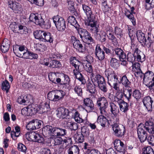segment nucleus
I'll list each match as a JSON object with an SVG mask.
<instances>
[{"label": "nucleus", "mask_w": 154, "mask_h": 154, "mask_svg": "<svg viewBox=\"0 0 154 154\" xmlns=\"http://www.w3.org/2000/svg\"><path fill=\"white\" fill-rule=\"evenodd\" d=\"M45 32V31L42 30H36L34 32L33 34L35 38L43 41V35Z\"/></svg>", "instance_id": "35"}, {"label": "nucleus", "mask_w": 154, "mask_h": 154, "mask_svg": "<svg viewBox=\"0 0 154 154\" xmlns=\"http://www.w3.org/2000/svg\"><path fill=\"white\" fill-rule=\"evenodd\" d=\"M67 127L71 131H75L78 128V124L74 122H68L67 124Z\"/></svg>", "instance_id": "40"}, {"label": "nucleus", "mask_w": 154, "mask_h": 154, "mask_svg": "<svg viewBox=\"0 0 154 154\" xmlns=\"http://www.w3.org/2000/svg\"><path fill=\"white\" fill-rule=\"evenodd\" d=\"M28 112V116H31L35 114L38 112V106L37 104H32L29 105L27 107Z\"/></svg>", "instance_id": "19"}, {"label": "nucleus", "mask_w": 154, "mask_h": 154, "mask_svg": "<svg viewBox=\"0 0 154 154\" xmlns=\"http://www.w3.org/2000/svg\"><path fill=\"white\" fill-rule=\"evenodd\" d=\"M35 137V140L34 142H37L38 143H42L44 141V139L42 135L40 134L37 133L36 136Z\"/></svg>", "instance_id": "53"}, {"label": "nucleus", "mask_w": 154, "mask_h": 154, "mask_svg": "<svg viewBox=\"0 0 154 154\" xmlns=\"http://www.w3.org/2000/svg\"><path fill=\"white\" fill-rule=\"evenodd\" d=\"M57 30L60 31H64L66 27V22L64 18L58 15L54 16L52 18Z\"/></svg>", "instance_id": "7"}, {"label": "nucleus", "mask_w": 154, "mask_h": 154, "mask_svg": "<svg viewBox=\"0 0 154 154\" xmlns=\"http://www.w3.org/2000/svg\"><path fill=\"white\" fill-rule=\"evenodd\" d=\"M87 88L89 92L91 94V95L96 96L97 94V91L96 90L95 85H93L89 82L87 84Z\"/></svg>", "instance_id": "29"}, {"label": "nucleus", "mask_w": 154, "mask_h": 154, "mask_svg": "<svg viewBox=\"0 0 154 154\" xmlns=\"http://www.w3.org/2000/svg\"><path fill=\"white\" fill-rule=\"evenodd\" d=\"M68 20L69 23L74 26L76 29H77L79 28V25L77 23L74 17L73 16H70L68 17Z\"/></svg>", "instance_id": "41"}, {"label": "nucleus", "mask_w": 154, "mask_h": 154, "mask_svg": "<svg viewBox=\"0 0 154 154\" xmlns=\"http://www.w3.org/2000/svg\"><path fill=\"white\" fill-rule=\"evenodd\" d=\"M101 100L97 101V104L100 106L101 115L98 117L97 122L103 128L105 127L107 123L109 122L108 120L104 116H106L107 112L106 109L108 105V102L104 97H101Z\"/></svg>", "instance_id": "1"}, {"label": "nucleus", "mask_w": 154, "mask_h": 154, "mask_svg": "<svg viewBox=\"0 0 154 154\" xmlns=\"http://www.w3.org/2000/svg\"><path fill=\"white\" fill-rule=\"evenodd\" d=\"M53 127L50 125H46L42 129V133L45 135L51 136L52 133Z\"/></svg>", "instance_id": "33"}, {"label": "nucleus", "mask_w": 154, "mask_h": 154, "mask_svg": "<svg viewBox=\"0 0 154 154\" xmlns=\"http://www.w3.org/2000/svg\"><path fill=\"white\" fill-rule=\"evenodd\" d=\"M114 33L118 38H122L123 36V32L122 29L118 26H116L114 29Z\"/></svg>", "instance_id": "47"}, {"label": "nucleus", "mask_w": 154, "mask_h": 154, "mask_svg": "<svg viewBox=\"0 0 154 154\" xmlns=\"http://www.w3.org/2000/svg\"><path fill=\"white\" fill-rule=\"evenodd\" d=\"M121 82L123 85L125 87H130L131 83L126 75H124L122 77Z\"/></svg>", "instance_id": "48"}, {"label": "nucleus", "mask_w": 154, "mask_h": 154, "mask_svg": "<svg viewBox=\"0 0 154 154\" xmlns=\"http://www.w3.org/2000/svg\"><path fill=\"white\" fill-rule=\"evenodd\" d=\"M63 77L61 79V82L59 83L61 84H66V85L68 86V83L70 81L69 78L67 75L63 74Z\"/></svg>", "instance_id": "51"}, {"label": "nucleus", "mask_w": 154, "mask_h": 154, "mask_svg": "<svg viewBox=\"0 0 154 154\" xmlns=\"http://www.w3.org/2000/svg\"><path fill=\"white\" fill-rule=\"evenodd\" d=\"M10 88V86L9 83L6 80L2 82V89L3 91H5L7 93L8 92Z\"/></svg>", "instance_id": "50"}, {"label": "nucleus", "mask_w": 154, "mask_h": 154, "mask_svg": "<svg viewBox=\"0 0 154 154\" xmlns=\"http://www.w3.org/2000/svg\"><path fill=\"white\" fill-rule=\"evenodd\" d=\"M53 143H54V145L63 144V139L61 137H57L53 140Z\"/></svg>", "instance_id": "57"}, {"label": "nucleus", "mask_w": 154, "mask_h": 154, "mask_svg": "<svg viewBox=\"0 0 154 154\" xmlns=\"http://www.w3.org/2000/svg\"><path fill=\"white\" fill-rule=\"evenodd\" d=\"M119 123V119L116 118L113 122L111 126L115 135L117 137L120 138L124 137L126 131L125 126Z\"/></svg>", "instance_id": "2"}, {"label": "nucleus", "mask_w": 154, "mask_h": 154, "mask_svg": "<svg viewBox=\"0 0 154 154\" xmlns=\"http://www.w3.org/2000/svg\"><path fill=\"white\" fill-rule=\"evenodd\" d=\"M143 154H154V151L152 148L149 146L144 147L142 149Z\"/></svg>", "instance_id": "46"}, {"label": "nucleus", "mask_w": 154, "mask_h": 154, "mask_svg": "<svg viewBox=\"0 0 154 154\" xmlns=\"http://www.w3.org/2000/svg\"><path fill=\"white\" fill-rule=\"evenodd\" d=\"M147 131L143 129L142 128L138 127L137 128V133L138 137L141 143H143L148 138Z\"/></svg>", "instance_id": "15"}, {"label": "nucleus", "mask_w": 154, "mask_h": 154, "mask_svg": "<svg viewBox=\"0 0 154 154\" xmlns=\"http://www.w3.org/2000/svg\"><path fill=\"white\" fill-rule=\"evenodd\" d=\"M140 127L146 130L150 134H154V120L152 118L147 119L144 125L140 123L138 126V127Z\"/></svg>", "instance_id": "6"}, {"label": "nucleus", "mask_w": 154, "mask_h": 154, "mask_svg": "<svg viewBox=\"0 0 154 154\" xmlns=\"http://www.w3.org/2000/svg\"><path fill=\"white\" fill-rule=\"evenodd\" d=\"M80 149L76 145H73L70 147L67 150L68 154H79Z\"/></svg>", "instance_id": "28"}, {"label": "nucleus", "mask_w": 154, "mask_h": 154, "mask_svg": "<svg viewBox=\"0 0 154 154\" xmlns=\"http://www.w3.org/2000/svg\"><path fill=\"white\" fill-rule=\"evenodd\" d=\"M84 103L85 110L87 112H95L96 108L92 100L89 98H86L84 100Z\"/></svg>", "instance_id": "11"}, {"label": "nucleus", "mask_w": 154, "mask_h": 154, "mask_svg": "<svg viewBox=\"0 0 154 154\" xmlns=\"http://www.w3.org/2000/svg\"><path fill=\"white\" fill-rule=\"evenodd\" d=\"M37 134V133L34 131H30L27 132L25 135L28 140L34 142Z\"/></svg>", "instance_id": "37"}, {"label": "nucleus", "mask_w": 154, "mask_h": 154, "mask_svg": "<svg viewBox=\"0 0 154 154\" xmlns=\"http://www.w3.org/2000/svg\"><path fill=\"white\" fill-rule=\"evenodd\" d=\"M54 38L53 37L50 32H45L43 35V41L51 43L53 42Z\"/></svg>", "instance_id": "34"}, {"label": "nucleus", "mask_w": 154, "mask_h": 154, "mask_svg": "<svg viewBox=\"0 0 154 154\" xmlns=\"http://www.w3.org/2000/svg\"><path fill=\"white\" fill-rule=\"evenodd\" d=\"M147 141L149 144L152 146H154V136L151 135L148 137Z\"/></svg>", "instance_id": "64"}, {"label": "nucleus", "mask_w": 154, "mask_h": 154, "mask_svg": "<svg viewBox=\"0 0 154 154\" xmlns=\"http://www.w3.org/2000/svg\"><path fill=\"white\" fill-rule=\"evenodd\" d=\"M50 80L53 83L55 84L61 82V79L57 78L56 74L55 73H50L48 76Z\"/></svg>", "instance_id": "30"}, {"label": "nucleus", "mask_w": 154, "mask_h": 154, "mask_svg": "<svg viewBox=\"0 0 154 154\" xmlns=\"http://www.w3.org/2000/svg\"><path fill=\"white\" fill-rule=\"evenodd\" d=\"M145 7L147 10H150L154 7V0H146Z\"/></svg>", "instance_id": "45"}, {"label": "nucleus", "mask_w": 154, "mask_h": 154, "mask_svg": "<svg viewBox=\"0 0 154 154\" xmlns=\"http://www.w3.org/2000/svg\"><path fill=\"white\" fill-rule=\"evenodd\" d=\"M91 78V80L94 85H97L99 88L104 92H106L107 90L106 86V84L104 78L100 75H96L93 78Z\"/></svg>", "instance_id": "4"}, {"label": "nucleus", "mask_w": 154, "mask_h": 154, "mask_svg": "<svg viewBox=\"0 0 154 154\" xmlns=\"http://www.w3.org/2000/svg\"><path fill=\"white\" fill-rule=\"evenodd\" d=\"M74 91L78 96H81L82 95V88L79 86H76L74 88Z\"/></svg>", "instance_id": "63"}, {"label": "nucleus", "mask_w": 154, "mask_h": 154, "mask_svg": "<svg viewBox=\"0 0 154 154\" xmlns=\"http://www.w3.org/2000/svg\"><path fill=\"white\" fill-rule=\"evenodd\" d=\"M70 60V64L75 69L73 70V71L74 75H75L76 78L81 81H83L82 74L80 73L79 70L81 63L74 57H71Z\"/></svg>", "instance_id": "5"}, {"label": "nucleus", "mask_w": 154, "mask_h": 154, "mask_svg": "<svg viewBox=\"0 0 154 154\" xmlns=\"http://www.w3.org/2000/svg\"><path fill=\"white\" fill-rule=\"evenodd\" d=\"M109 103L110 112L115 116H117L119 112V107L113 102H110Z\"/></svg>", "instance_id": "27"}, {"label": "nucleus", "mask_w": 154, "mask_h": 154, "mask_svg": "<svg viewBox=\"0 0 154 154\" xmlns=\"http://www.w3.org/2000/svg\"><path fill=\"white\" fill-rule=\"evenodd\" d=\"M57 113L56 114L58 118L60 119L65 118L69 115V112L67 109L64 107H60L57 110Z\"/></svg>", "instance_id": "16"}, {"label": "nucleus", "mask_w": 154, "mask_h": 154, "mask_svg": "<svg viewBox=\"0 0 154 154\" xmlns=\"http://www.w3.org/2000/svg\"><path fill=\"white\" fill-rule=\"evenodd\" d=\"M82 8L87 16V18L85 20L94 18L93 16L91 9L89 6L84 4L82 5Z\"/></svg>", "instance_id": "22"}, {"label": "nucleus", "mask_w": 154, "mask_h": 154, "mask_svg": "<svg viewBox=\"0 0 154 154\" xmlns=\"http://www.w3.org/2000/svg\"><path fill=\"white\" fill-rule=\"evenodd\" d=\"M19 30L20 31V33L22 34L26 33V32H27V29L26 27L21 25L19 26Z\"/></svg>", "instance_id": "62"}, {"label": "nucleus", "mask_w": 154, "mask_h": 154, "mask_svg": "<svg viewBox=\"0 0 154 154\" xmlns=\"http://www.w3.org/2000/svg\"><path fill=\"white\" fill-rule=\"evenodd\" d=\"M134 54L135 59L136 58L138 61L142 62L144 60V55L138 48H137L135 49Z\"/></svg>", "instance_id": "25"}, {"label": "nucleus", "mask_w": 154, "mask_h": 154, "mask_svg": "<svg viewBox=\"0 0 154 154\" xmlns=\"http://www.w3.org/2000/svg\"><path fill=\"white\" fill-rule=\"evenodd\" d=\"M9 7L11 8L15 13H18V11H20L21 9V6L19 3L11 1H9L8 2Z\"/></svg>", "instance_id": "23"}, {"label": "nucleus", "mask_w": 154, "mask_h": 154, "mask_svg": "<svg viewBox=\"0 0 154 154\" xmlns=\"http://www.w3.org/2000/svg\"><path fill=\"white\" fill-rule=\"evenodd\" d=\"M29 19L30 21L34 22L36 24L40 26L42 23L44 22V20L42 18L41 15L37 14H31Z\"/></svg>", "instance_id": "14"}, {"label": "nucleus", "mask_w": 154, "mask_h": 154, "mask_svg": "<svg viewBox=\"0 0 154 154\" xmlns=\"http://www.w3.org/2000/svg\"><path fill=\"white\" fill-rule=\"evenodd\" d=\"M113 88L115 90V96H123L122 93L121 92L119 88V86L117 82L112 84Z\"/></svg>", "instance_id": "42"}, {"label": "nucleus", "mask_w": 154, "mask_h": 154, "mask_svg": "<svg viewBox=\"0 0 154 154\" xmlns=\"http://www.w3.org/2000/svg\"><path fill=\"white\" fill-rule=\"evenodd\" d=\"M129 88L128 89H125L124 91L122 93L123 96H131L132 94V90L131 89L130 87H129Z\"/></svg>", "instance_id": "60"}, {"label": "nucleus", "mask_w": 154, "mask_h": 154, "mask_svg": "<svg viewBox=\"0 0 154 154\" xmlns=\"http://www.w3.org/2000/svg\"><path fill=\"white\" fill-rule=\"evenodd\" d=\"M143 102L147 110L148 111H151L152 109V103L153 101L151 97H145Z\"/></svg>", "instance_id": "18"}, {"label": "nucleus", "mask_w": 154, "mask_h": 154, "mask_svg": "<svg viewBox=\"0 0 154 154\" xmlns=\"http://www.w3.org/2000/svg\"><path fill=\"white\" fill-rule=\"evenodd\" d=\"M14 52L15 54L16 55L19 57H23L24 59H30L29 54L30 52L29 51H26L22 54H21L18 51H14Z\"/></svg>", "instance_id": "38"}, {"label": "nucleus", "mask_w": 154, "mask_h": 154, "mask_svg": "<svg viewBox=\"0 0 154 154\" xmlns=\"http://www.w3.org/2000/svg\"><path fill=\"white\" fill-rule=\"evenodd\" d=\"M154 42V38L151 36L150 34H148L147 39L146 38L144 40L143 42L141 44L144 47H146L148 48L151 47L152 44Z\"/></svg>", "instance_id": "24"}, {"label": "nucleus", "mask_w": 154, "mask_h": 154, "mask_svg": "<svg viewBox=\"0 0 154 154\" xmlns=\"http://www.w3.org/2000/svg\"><path fill=\"white\" fill-rule=\"evenodd\" d=\"M72 144V141L71 137H65L63 139V145L66 147Z\"/></svg>", "instance_id": "44"}, {"label": "nucleus", "mask_w": 154, "mask_h": 154, "mask_svg": "<svg viewBox=\"0 0 154 154\" xmlns=\"http://www.w3.org/2000/svg\"><path fill=\"white\" fill-rule=\"evenodd\" d=\"M95 54L96 57L99 60H102L105 58V52L101 49L98 45L96 46Z\"/></svg>", "instance_id": "21"}, {"label": "nucleus", "mask_w": 154, "mask_h": 154, "mask_svg": "<svg viewBox=\"0 0 154 154\" xmlns=\"http://www.w3.org/2000/svg\"><path fill=\"white\" fill-rule=\"evenodd\" d=\"M115 100L117 99V101L119 106L120 110L121 111L123 112L126 116L127 115V112L129 110V105L128 103L125 102L122 99L123 97H120L121 99H119L118 97H114Z\"/></svg>", "instance_id": "10"}, {"label": "nucleus", "mask_w": 154, "mask_h": 154, "mask_svg": "<svg viewBox=\"0 0 154 154\" xmlns=\"http://www.w3.org/2000/svg\"><path fill=\"white\" fill-rule=\"evenodd\" d=\"M71 41L72 44L74 48L78 51L81 52H83L85 51V47L83 46L79 40L76 39L74 36H72L71 37Z\"/></svg>", "instance_id": "13"}, {"label": "nucleus", "mask_w": 154, "mask_h": 154, "mask_svg": "<svg viewBox=\"0 0 154 154\" xmlns=\"http://www.w3.org/2000/svg\"><path fill=\"white\" fill-rule=\"evenodd\" d=\"M43 124L42 121L38 119H33L29 122L26 128L28 130H33L40 128Z\"/></svg>", "instance_id": "8"}, {"label": "nucleus", "mask_w": 154, "mask_h": 154, "mask_svg": "<svg viewBox=\"0 0 154 154\" xmlns=\"http://www.w3.org/2000/svg\"><path fill=\"white\" fill-rule=\"evenodd\" d=\"M17 149L19 151L25 153L26 152L27 148L26 146L21 143H19L18 144Z\"/></svg>", "instance_id": "56"}, {"label": "nucleus", "mask_w": 154, "mask_h": 154, "mask_svg": "<svg viewBox=\"0 0 154 154\" xmlns=\"http://www.w3.org/2000/svg\"><path fill=\"white\" fill-rule=\"evenodd\" d=\"M61 66V65L60 62L55 60H53L51 61L49 66V67L52 68L60 67Z\"/></svg>", "instance_id": "52"}, {"label": "nucleus", "mask_w": 154, "mask_h": 154, "mask_svg": "<svg viewBox=\"0 0 154 154\" xmlns=\"http://www.w3.org/2000/svg\"><path fill=\"white\" fill-rule=\"evenodd\" d=\"M9 41L7 39H5L3 40L1 46V49L3 53L7 52L10 48Z\"/></svg>", "instance_id": "26"}, {"label": "nucleus", "mask_w": 154, "mask_h": 154, "mask_svg": "<svg viewBox=\"0 0 154 154\" xmlns=\"http://www.w3.org/2000/svg\"><path fill=\"white\" fill-rule=\"evenodd\" d=\"M134 8L132 7L131 8V12L127 9H126L125 11V15L130 20L133 25H135L136 24L135 19L133 15V14H135V13L134 12Z\"/></svg>", "instance_id": "20"}, {"label": "nucleus", "mask_w": 154, "mask_h": 154, "mask_svg": "<svg viewBox=\"0 0 154 154\" xmlns=\"http://www.w3.org/2000/svg\"><path fill=\"white\" fill-rule=\"evenodd\" d=\"M108 83L110 86H112V84L118 82V79L117 76L115 74L113 75L110 76L108 79Z\"/></svg>", "instance_id": "43"}, {"label": "nucleus", "mask_w": 154, "mask_h": 154, "mask_svg": "<svg viewBox=\"0 0 154 154\" xmlns=\"http://www.w3.org/2000/svg\"><path fill=\"white\" fill-rule=\"evenodd\" d=\"M74 137L75 142L79 143H82L84 141L85 138L78 131L76 132Z\"/></svg>", "instance_id": "31"}, {"label": "nucleus", "mask_w": 154, "mask_h": 154, "mask_svg": "<svg viewBox=\"0 0 154 154\" xmlns=\"http://www.w3.org/2000/svg\"><path fill=\"white\" fill-rule=\"evenodd\" d=\"M86 26H89L91 32L92 33L95 32L99 31V26L97 24V22L94 18H91L88 20H85V22Z\"/></svg>", "instance_id": "9"}, {"label": "nucleus", "mask_w": 154, "mask_h": 154, "mask_svg": "<svg viewBox=\"0 0 154 154\" xmlns=\"http://www.w3.org/2000/svg\"><path fill=\"white\" fill-rule=\"evenodd\" d=\"M132 69L135 72L141 70L140 64L138 63L135 62L132 64Z\"/></svg>", "instance_id": "58"}, {"label": "nucleus", "mask_w": 154, "mask_h": 154, "mask_svg": "<svg viewBox=\"0 0 154 154\" xmlns=\"http://www.w3.org/2000/svg\"><path fill=\"white\" fill-rule=\"evenodd\" d=\"M143 83L148 87L150 90L154 89V74L151 71L146 72L144 75Z\"/></svg>", "instance_id": "3"}, {"label": "nucleus", "mask_w": 154, "mask_h": 154, "mask_svg": "<svg viewBox=\"0 0 154 154\" xmlns=\"http://www.w3.org/2000/svg\"><path fill=\"white\" fill-rule=\"evenodd\" d=\"M76 29L80 38L82 39L83 38H84L89 42V44L90 43L93 42V39L91 36L90 34L86 29L82 28L79 29V28Z\"/></svg>", "instance_id": "12"}, {"label": "nucleus", "mask_w": 154, "mask_h": 154, "mask_svg": "<svg viewBox=\"0 0 154 154\" xmlns=\"http://www.w3.org/2000/svg\"><path fill=\"white\" fill-rule=\"evenodd\" d=\"M107 35L108 38L112 41L114 45H117L116 38L112 33H109L107 34Z\"/></svg>", "instance_id": "59"}, {"label": "nucleus", "mask_w": 154, "mask_h": 154, "mask_svg": "<svg viewBox=\"0 0 154 154\" xmlns=\"http://www.w3.org/2000/svg\"><path fill=\"white\" fill-rule=\"evenodd\" d=\"M115 54L119 57V59H124L126 57L125 54L120 48H117L115 49Z\"/></svg>", "instance_id": "36"}, {"label": "nucleus", "mask_w": 154, "mask_h": 154, "mask_svg": "<svg viewBox=\"0 0 154 154\" xmlns=\"http://www.w3.org/2000/svg\"><path fill=\"white\" fill-rule=\"evenodd\" d=\"M35 47L36 50L41 51H43L46 49V47L44 45L39 43L35 45Z\"/></svg>", "instance_id": "54"}, {"label": "nucleus", "mask_w": 154, "mask_h": 154, "mask_svg": "<svg viewBox=\"0 0 154 154\" xmlns=\"http://www.w3.org/2000/svg\"><path fill=\"white\" fill-rule=\"evenodd\" d=\"M105 73L107 79L110 77L116 74L112 69L110 68H109L106 69L105 71Z\"/></svg>", "instance_id": "55"}, {"label": "nucleus", "mask_w": 154, "mask_h": 154, "mask_svg": "<svg viewBox=\"0 0 154 154\" xmlns=\"http://www.w3.org/2000/svg\"><path fill=\"white\" fill-rule=\"evenodd\" d=\"M115 149L118 151L124 152V143L119 139H116L114 143Z\"/></svg>", "instance_id": "17"}, {"label": "nucleus", "mask_w": 154, "mask_h": 154, "mask_svg": "<svg viewBox=\"0 0 154 154\" xmlns=\"http://www.w3.org/2000/svg\"><path fill=\"white\" fill-rule=\"evenodd\" d=\"M85 138H88L89 135L90 131L87 126H84L81 128V131L79 132Z\"/></svg>", "instance_id": "32"}, {"label": "nucleus", "mask_w": 154, "mask_h": 154, "mask_svg": "<svg viewBox=\"0 0 154 154\" xmlns=\"http://www.w3.org/2000/svg\"><path fill=\"white\" fill-rule=\"evenodd\" d=\"M84 67L85 70H86L88 72L91 73V78L92 77L93 74L92 73V72L93 71V69L92 68V67L91 63H87L83 65Z\"/></svg>", "instance_id": "49"}, {"label": "nucleus", "mask_w": 154, "mask_h": 154, "mask_svg": "<svg viewBox=\"0 0 154 154\" xmlns=\"http://www.w3.org/2000/svg\"><path fill=\"white\" fill-rule=\"evenodd\" d=\"M127 59L128 61L133 63L135 59L134 54H133L131 53H128L127 55Z\"/></svg>", "instance_id": "61"}, {"label": "nucleus", "mask_w": 154, "mask_h": 154, "mask_svg": "<svg viewBox=\"0 0 154 154\" xmlns=\"http://www.w3.org/2000/svg\"><path fill=\"white\" fill-rule=\"evenodd\" d=\"M136 35L137 39L140 43L143 42L146 38L145 34L141 31L139 30L137 31Z\"/></svg>", "instance_id": "39"}]
</instances>
